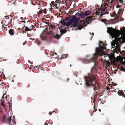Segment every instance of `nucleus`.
<instances>
[{"instance_id":"f257e3e1","label":"nucleus","mask_w":125,"mask_h":125,"mask_svg":"<svg viewBox=\"0 0 125 125\" xmlns=\"http://www.w3.org/2000/svg\"><path fill=\"white\" fill-rule=\"evenodd\" d=\"M85 83L84 84L85 88L90 87L91 85L93 86V89L94 91L99 89L100 88V84L98 83L95 77L93 76H90L89 77L85 76Z\"/></svg>"},{"instance_id":"f03ea898","label":"nucleus","mask_w":125,"mask_h":125,"mask_svg":"<svg viewBox=\"0 0 125 125\" xmlns=\"http://www.w3.org/2000/svg\"><path fill=\"white\" fill-rule=\"evenodd\" d=\"M105 44L103 43L102 41H100L99 42V48L96 47L95 48V52L94 57L92 58L93 61L95 62L97 59V57L98 56H102L104 55L103 52L104 50H106V48L105 47Z\"/></svg>"},{"instance_id":"7ed1b4c3","label":"nucleus","mask_w":125,"mask_h":125,"mask_svg":"<svg viewBox=\"0 0 125 125\" xmlns=\"http://www.w3.org/2000/svg\"><path fill=\"white\" fill-rule=\"evenodd\" d=\"M107 29V32L110 34L112 38H117V40L119 42L121 41L122 39L123 41L124 40L121 36L118 38V35L120 34V32L119 30H116L110 27H108Z\"/></svg>"},{"instance_id":"20e7f679","label":"nucleus","mask_w":125,"mask_h":125,"mask_svg":"<svg viewBox=\"0 0 125 125\" xmlns=\"http://www.w3.org/2000/svg\"><path fill=\"white\" fill-rule=\"evenodd\" d=\"M93 17L92 16L89 17H87L86 19V20L84 21L81 20L80 21V24L79 25L77 28L76 30H81L83 27L86 26L87 24H86L87 23H89V22L93 19Z\"/></svg>"},{"instance_id":"39448f33","label":"nucleus","mask_w":125,"mask_h":125,"mask_svg":"<svg viewBox=\"0 0 125 125\" xmlns=\"http://www.w3.org/2000/svg\"><path fill=\"white\" fill-rule=\"evenodd\" d=\"M103 4L101 5L100 8L98 9V11H96L95 12L96 15H99L100 13V18H103L102 16L104 15L108 14L109 11L106 10L107 8H105L103 5Z\"/></svg>"},{"instance_id":"423d86ee","label":"nucleus","mask_w":125,"mask_h":125,"mask_svg":"<svg viewBox=\"0 0 125 125\" xmlns=\"http://www.w3.org/2000/svg\"><path fill=\"white\" fill-rule=\"evenodd\" d=\"M53 33L52 31L50 30L48 32V34H47L44 31L41 35V38L42 40H45L48 41H50L51 40V38L50 34L52 35Z\"/></svg>"},{"instance_id":"0eeeda50","label":"nucleus","mask_w":125,"mask_h":125,"mask_svg":"<svg viewBox=\"0 0 125 125\" xmlns=\"http://www.w3.org/2000/svg\"><path fill=\"white\" fill-rule=\"evenodd\" d=\"M5 115H4L3 116V117L2 119V121L3 123H7L8 122V124L9 125H11V116L9 117L8 118H6V119L5 118Z\"/></svg>"},{"instance_id":"6e6552de","label":"nucleus","mask_w":125,"mask_h":125,"mask_svg":"<svg viewBox=\"0 0 125 125\" xmlns=\"http://www.w3.org/2000/svg\"><path fill=\"white\" fill-rule=\"evenodd\" d=\"M79 19L78 18H77L75 17H74L71 20L73 26H77L79 25V23H77V22Z\"/></svg>"},{"instance_id":"1a4fd4ad","label":"nucleus","mask_w":125,"mask_h":125,"mask_svg":"<svg viewBox=\"0 0 125 125\" xmlns=\"http://www.w3.org/2000/svg\"><path fill=\"white\" fill-rule=\"evenodd\" d=\"M62 24L66 25L68 26H70L72 25H73L71 20H70L67 22H65L64 20L61 21H60Z\"/></svg>"},{"instance_id":"9d476101","label":"nucleus","mask_w":125,"mask_h":125,"mask_svg":"<svg viewBox=\"0 0 125 125\" xmlns=\"http://www.w3.org/2000/svg\"><path fill=\"white\" fill-rule=\"evenodd\" d=\"M91 12L89 10H87L85 11L84 13H81L79 14V16L83 18L84 17L87 16L90 14Z\"/></svg>"},{"instance_id":"9b49d317","label":"nucleus","mask_w":125,"mask_h":125,"mask_svg":"<svg viewBox=\"0 0 125 125\" xmlns=\"http://www.w3.org/2000/svg\"><path fill=\"white\" fill-rule=\"evenodd\" d=\"M110 0H106L105 1L103 5L105 8H107L108 7V5L109 3H110Z\"/></svg>"},{"instance_id":"f8f14e48","label":"nucleus","mask_w":125,"mask_h":125,"mask_svg":"<svg viewBox=\"0 0 125 125\" xmlns=\"http://www.w3.org/2000/svg\"><path fill=\"white\" fill-rule=\"evenodd\" d=\"M59 2L58 0H56V1L55 2L54 1H52L51 2V3L52 4V5L54 7H57V2Z\"/></svg>"},{"instance_id":"ddd939ff","label":"nucleus","mask_w":125,"mask_h":125,"mask_svg":"<svg viewBox=\"0 0 125 125\" xmlns=\"http://www.w3.org/2000/svg\"><path fill=\"white\" fill-rule=\"evenodd\" d=\"M14 30L12 29H10L9 31V34L11 36H13L14 35Z\"/></svg>"},{"instance_id":"4468645a","label":"nucleus","mask_w":125,"mask_h":125,"mask_svg":"<svg viewBox=\"0 0 125 125\" xmlns=\"http://www.w3.org/2000/svg\"><path fill=\"white\" fill-rule=\"evenodd\" d=\"M60 31L61 33L60 35L62 36V34L66 33L67 32V31L65 29L64 30L62 29L60 30Z\"/></svg>"},{"instance_id":"2eb2a0df","label":"nucleus","mask_w":125,"mask_h":125,"mask_svg":"<svg viewBox=\"0 0 125 125\" xmlns=\"http://www.w3.org/2000/svg\"><path fill=\"white\" fill-rule=\"evenodd\" d=\"M116 2L118 4L119 3V2L120 3H121L122 4H123L124 5H125V0H124V1L123 0H117Z\"/></svg>"},{"instance_id":"dca6fc26","label":"nucleus","mask_w":125,"mask_h":125,"mask_svg":"<svg viewBox=\"0 0 125 125\" xmlns=\"http://www.w3.org/2000/svg\"><path fill=\"white\" fill-rule=\"evenodd\" d=\"M116 41H115L113 40L111 42V45L113 47H116V46H115V45L116 44Z\"/></svg>"},{"instance_id":"f3484780","label":"nucleus","mask_w":125,"mask_h":125,"mask_svg":"<svg viewBox=\"0 0 125 125\" xmlns=\"http://www.w3.org/2000/svg\"><path fill=\"white\" fill-rule=\"evenodd\" d=\"M61 36L60 35H59L57 34H56L54 36V38L57 39H59L61 37Z\"/></svg>"},{"instance_id":"a211bd4d","label":"nucleus","mask_w":125,"mask_h":125,"mask_svg":"<svg viewBox=\"0 0 125 125\" xmlns=\"http://www.w3.org/2000/svg\"><path fill=\"white\" fill-rule=\"evenodd\" d=\"M48 27H49L50 29H54L55 27V26L54 25H52L50 24V25L48 24Z\"/></svg>"},{"instance_id":"6ab92c4d","label":"nucleus","mask_w":125,"mask_h":125,"mask_svg":"<svg viewBox=\"0 0 125 125\" xmlns=\"http://www.w3.org/2000/svg\"><path fill=\"white\" fill-rule=\"evenodd\" d=\"M35 42L38 45H40L41 43V42L38 39H35Z\"/></svg>"},{"instance_id":"aec40b11","label":"nucleus","mask_w":125,"mask_h":125,"mask_svg":"<svg viewBox=\"0 0 125 125\" xmlns=\"http://www.w3.org/2000/svg\"><path fill=\"white\" fill-rule=\"evenodd\" d=\"M119 46H120V45H119V46L116 47L115 48V49H116V50L117 51H118V52H121L120 48Z\"/></svg>"},{"instance_id":"412c9836","label":"nucleus","mask_w":125,"mask_h":125,"mask_svg":"<svg viewBox=\"0 0 125 125\" xmlns=\"http://www.w3.org/2000/svg\"><path fill=\"white\" fill-rule=\"evenodd\" d=\"M31 29L27 27H26L25 32V33H27V31H31Z\"/></svg>"},{"instance_id":"4be33fe9","label":"nucleus","mask_w":125,"mask_h":125,"mask_svg":"<svg viewBox=\"0 0 125 125\" xmlns=\"http://www.w3.org/2000/svg\"><path fill=\"white\" fill-rule=\"evenodd\" d=\"M8 103L9 104V107L10 108L12 106V100L11 98L10 100V101H9Z\"/></svg>"},{"instance_id":"5701e85b","label":"nucleus","mask_w":125,"mask_h":125,"mask_svg":"<svg viewBox=\"0 0 125 125\" xmlns=\"http://www.w3.org/2000/svg\"><path fill=\"white\" fill-rule=\"evenodd\" d=\"M122 36H121L124 40H125V33L123 32L122 33Z\"/></svg>"},{"instance_id":"b1692460","label":"nucleus","mask_w":125,"mask_h":125,"mask_svg":"<svg viewBox=\"0 0 125 125\" xmlns=\"http://www.w3.org/2000/svg\"><path fill=\"white\" fill-rule=\"evenodd\" d=\"M41 69L43 70V67L41 65H39V67H38V69Z\"/></svg>"},{"instance_id":"393cba45","label":"nucleus","mask_w":125,"mask_h":125,"mask_svg":"<svg viewBox=\"0 0 125 125\" xmlns=\"http://www.w3.org/2000/svg\"><path fill=\"white\" fill-rule=\"evenodd\" d=\"M119 94H120L121 95H124V92L122 91H120V92H119L118 93Z\"/></svg>"},{"instance_id":"a878e982","label":"nucleus","mask_w":125,"mask_h":125,"mask_svg":"<svg viewBox=\"0 0 125 125\" xmlns=\"http://www.w3.org/2000/svg\"><path fill=\"white\" fill-rule=\"evenodd\" d=\"M1 104L2 106H5V105L4 104V102L2 101L1 103Z\"/></svg>"},{"instance_id":"bb28decb","label":"nucleus","mask_w":125,"mask_h":125,"mask_svg":"<svg viewBox=\"0 0 125 125\" xmlns=\"http://www.w3.org/2000/svg\"><path fill=\"white\" fill-rule=\"evenodd\" d=\"M106 89V91H109L110 89V88H109V87L108 86H107L105 89V90Z\"/></svg>"},{"instance_id":"cd10ccee","label":"nucleus","mask_w":125,"mask_h":125,"mask_svg":"<svg viewBox=\"0 0 125 125\" xmlns=\"http://www.w3.org/2000/svg\"><path fill=\"white\" fill-rule=\"evenodd\" d=\"M43 12L45 14H46L47 13L46 9V8L44 9L43 10Z\"/></svg>"},{"instance_id":"c85d7f7f","label":"nucleus","mask_w":125,"mask_h":125,"mask_svg":"<svg viewBox=\"0 0 125 125\" xmlns=\"http://www.w3.org/2000/svg\"><path fill=\"white\" fill-rule=\"evenodd\" d=\"M43 12V10L42 9H41L39 11V14H41Z\"/></svg>"},{"instance_id":"c756f323","label":"nucleus","mask_w":125,"mask_h":125,"mask_svg":"<svg viewBox=\"0 0 125 125\" xmlns=\"http://www.w3.org/2000/svg\"><path fill=\"white\" fill-rule=\"evenodd\" d=\"M65 57L66 58V55H62V58L63 59V58H64Z\"/></svg>"},{"instance_id":"7c9ffc66","label":"nucleus","mask_w":125,"mask_h":125,"mask_svg":"<svg viewBox=\"0 0 125 125\" xmlns=\"http://www.w3.org/2000/svg\"><path fill=\"white\" fill-rule=\"evenodd\" d=\"M54 112V111H53L52 112H50L49 113V114L50 115H52V114Z\"/></svg>"},{"instance_id":"2f4dec72","label":"nucleus","mask_w":125,"mask_h":125,"mask_svg":"<svg viewBox=\"0 0 125 125\" xmlns=\"http://www.w3.org/2000/svg\"><path fill=\"white\" fill-rule=\"evenodd\" d=\"M120 5H117L116 6V7L117 8H119L120 7Z\"/></svg>"},{"instance_id":"473e14b6","label":"nucleus","mask_w":125,"mask_h":125,"mask_svg":"<svg viewBox=\"0 0 125 125\" xmlns=\"http://www.w3.org/2000/svg\"><path fill=\"white\" fill-rule=\"evenodd\" d=\"M5 17H6L7 18L6 19H9V17L8 16H6Z\"/></svg>"},{"instance_id":"72a5a7b5","label":"nucleus","mask_w":125,"mask_h":125,"mask_svg":"<svg viewBox=\"0 0 125 125\" xmlns=\"http://www.w3.org/2000/svg\"><path fill=\"white\" fill-rule=\"evenodd\" d=\"M97 110V109H95V108H94V112H95Z\"/></svg>"},{"instance_id":"f704fd0d","label":"nucleus","mask_w":125,"mask_h":125,"mask_svg":"<svg viewBox=\"0 0 125 125\" xmlns=\"http://www.w3.org/2000/svg\"><path fill=\"white\" fill-rule=\"evenodd\" d=\"M114 0H112L110 2V3L111 4L113 2V1Z\"/></svg>"},{"instance_id":"c9c22d12","label":"nucleus","mask_w":125,"mask_h":125,"mask_svg":"<svg viewBox=\"0 0 125 125\" xmlns=\"http://www.w3.org/2000/svg\"><path fill=\"white\" fill-rule=\"evenodd\" d=\"M121 69L122 70H123V71H125V70L122 67H121Z\"/></svg>"},{"instance_id":"e433bc0d","label":"nucleus","mask_w":125,"mask_h":125,"mask_svg":"<svg viewBox=\"0 0 125 125\" xmlns=\"http://www.w3.org/2000/svg\"><path fill=\"white\" fill-rule=\"evenodd\" d=\"M35 67H36L37 68H38V67H39V65L38 66H35Z\"/></svg>"},{"instance_id":"4c0bfd02","label":"nucleus","mask_w":125,"mask_h":125,"mask_svg":"<svg viewBox=\"0 0 125 125\" xmlns=\"http://www.w3.org/2000/svg\"><path fill=\"white\" fill-rule=\"evenodd\" d=\"M95 94H98V93L96 91H95Z\"/></svg>"},{"instance_id":"58836bf2","label":"nucleus","mask_w":125,"mask_h":125,"mask_svg":"<svg viewBox=\"0 0 125 125\" xmlns=\"http://www.w3.org/2000/svg\"><path fill=\"white\" fill-rule=\"evenodd\" d=\"M102 22H104V19H102Z\"/></svg>"},{"instance_id":"ea45409f","label":"nucleus","mask_w":125,"mask_h":125,"mask_svg":"<svg viewBox=\"0 0 125 125\" xmlns=\"http://www.w3.org/2000/svg\"><path fill=\"white\" fill-rule=\"evenodd\" d=\"M98 5L97 4H96L95 6L96 7H98Z\"/></svg>"},{"instance_id":"a19ab883","label":"nucleus","mask_w":125,"mask_h":125,"mask_svg":"<svg viewBox=\"0 0 125 125\" xmlns=\"http://www.w3.org/2000/svg\"><path fill=\"white\" fill-rule=\"evenodd\" d=\"M125 94L123 95H122V96L124 97L125 98Z\"/></svg>"},{"instance_id":"79ce46f5","label":"nucleus","mask_w":125,"mask_h":125,"mask_svg":"<svg viewBox=\"0 0 125 125\" xmlns=\"http://www.w3.org/2000/svg\"><path fill=\"white\" fill-rule=\"evenodd\" d=\"M4 94H3V96L2 97V98H3L4 97Z\"/></svg>"},{"instance_id":"37998d69","label":"nucleus","mask_w":125,"mask_h":125,"mask_svg":"<svg viewBox=\"0 0 125 125\" xmlns=\"http://www.w3.org/2000/svg\"><path fill=\"white\" fill-rule=\"evenodd\" d=\"M31 27H32V28H34V26L33 25H31Z\"/></svg>"},{"instance_id":"c03bdc74","label":"nucleus","mask_w":125,"mask_h":125,"mask_svg":"<svg viewBox=\"0 0 125 125\" xmlns=\"http://www.w3.org/2000/svg\"><path fill=\"white\" fill-rule=\"evenodd\" d=\"M21 32L22 33H24V31L23 30H22L21 31Z\"/></svg>"},{"instance_id":"a18cd8bd","label":"nucleus","mask_w":125,"mask_h":125,"mask_svg":"<svg viewBox=\"0 0 125 125\" xmlns=\"http://www.w3.org/2000/svg\"><path fill=\"white\" fill-rule=\"evenodd\" d=\"M12 19H11L10 20V24H11V22H12Z\"/></svg>"},{"instance_id":"49530a36","label":"nucleus","mask_w":125,"mask_h":125,"mask_svg":"<svg viewBox=\"0 0 125 125\" xmlns=\"http://www.w3.org/2000/svg\"><path fill=\"white\" fill-rule=\"evenodd\" d=\"M67 81L68 82L69 81V79L68 78L67 79Z\"/></svg>"},{"instance_id":"de8ad7c7","label":"nucleus","mask_w":125,"mask_h":125,"mask_svg":"<svg viewBox=\"0 0 125 125\" xmlns=\"http://www.w3.org/2000/svg\"><path fill=\"white\" fill-rule=\"evenodd\" d=\"M21 22H24V23H25V21H21Z\"/></svg>"},{"instance_id":"09e8293b","label":"nucleus","mask_w":125,"mask_h":125,"mask_svg":"<svg viewBox=\"0 0 125 125\" xmlns=\"http://www.w3.org/2000/svg\"><path fill=\"white\" fill-rule=\"evenodd\" d=\"M99 111H100V112L101 111V110L100 109H99Z\"/></svg>"},{"instance_id":"8fccbe9b","label":"nucleus","mask_w":125,"mask_h":125,"mask_svg":"<svg viewBox=\"0 0 125 125\" xmlns=\"http://www.w3.org/2000/svg\"><path fill=\"white\" fill-rule=\"evenodd\" d=\"M124 109L125 110V105L124 106Z\"/></svg>"},{"instance_id":"3c124183","label":"nucleus","mask_w":125,"mask_h":125,"mask_svg":"<svg viewBox=\"0 0 125 125\" xmlns=\"http://www.w3.org/2000/svg\"><path fill=\"white\" fill-rule=\"evenodd\" d=\"M1 73H0V76L1 75Z\"/></svg>"},{"instance_id":"603ef678","label":"nucleus","mask_w":125,"mask_h":125,"mask_svg":"<svg viewBox=\"0 0 125 125\" xmlns=\"http://www.w3.org/2000/svg\"><path fill=\"white\" fill-rule=\"evenodd\" d=\"M55 55H57V53H55Z\"/></svg>"},{"instance_id":"864d4df0","label":"nucleus","mask_w":125,"mask_h":125,"mask_svg":"<svg viewBox=\"0 0 125 125\" xmlns=\"http://www.w3.org/2000/svg\"><path fill=\"white\" fill-rule=\"evenodd\" d=\"M35 66H34V67H33V68H34V69H35Z\"/></svg>"},{"instance_id":"5fc2aeb1","label":"nucleus","mask_w":125,"mask_h":125,"mask_svg":"<svg viewBox=\"0 0 125 125\" xmlns=\"http://www.w3.org/2000/svg\"><path fill=\"white\" fill-rule=\"evenodd\" d=\"M71 66H72V65H71V64L70 65V67H71Z\"/></svg>"},{"instance_id":"6e6d98bb","label":"nucleus","mask_w":125,"mask_h":125,"mask_svg":"<svg viewBox=\"0 0 125 125\" xmlns=\"http://www.w3.org/2000/svg\"><path fill=\"white\" fill-rule=\"evenodd\" d=\"M27 35H28V33H27Z\"/></svg>"},{"instance_id":"4d7b16f0","label":"nucleus","mask_w":125,"mask_h":125,"mask_svg":"<svg viewBox=\"0 0 125 125\" xmlns=\"http://www.w3.org/2000/svg\"><path fill=\"white\" fill-rule=\"evenodd\" d=\"M13 3H14V4H15V3H14V2H13Z\"/></svg>"},{"instance_id":"13d9d810","label":"nucleus","mask_w":125,"mask_h":125,"mask_svg":"<svg viewBox=\"0 0 125 125\" xmlns=\"http://www.w3.org/2000/svg\"><path fill=\"white\" fill-rule=\"evenodd\" d=\"M13 3H14V4H15V3H14V2H13Z\"/></svg>"}]
</instances>
